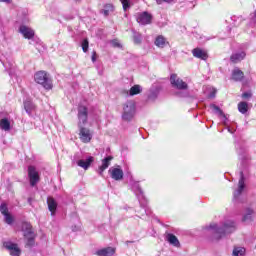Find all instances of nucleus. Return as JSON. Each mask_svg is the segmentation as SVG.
<instances>
[{"instance_id":"obj_30","label":"nucleus","mask_w":256,"mask_h":256,"mask_svg":"<svg viewBox=\"0 0 256 256\" xmlns=\"http://www.w3.org/2000/svg\"><path fill=\"white\" fill-rule=\"evenodd\" d=\"M157 97H159V90H152L148 94V99L150 101H155V99H157Z\"/></svg>"},{"instance_id":"obj_4","label":"nucleus","mask_w":256,"mask_h":256,"mask_svg":"<svg viewBox=\"0 0 256 256\" xmlns=\"http://www.w3.org/2000/svg\"><path fill=\"white\" fill-rule=\"evenodd\" d=\"M135 113H137V106L133 101H127L123 105L122 119L123 121H133V117H135Z\"/></svg>"},{"instance_id":"obj_42","label":"nucleus","mask_w":256,"mask_h":256,"mask_svg":"<svg viewBox=\"0 0 256 256\" xmlns=\"http://www.w3.org/2000/svg\"><path fill=\"white\" fill-rule=\"evenodd\" d=\"M0 3H11V0H0Z\"/></svg>"},{"instance_id":"obj_26","label":"nucleus","mask_w":256,"mask_h":256,"mask_svg":"<svg viewBox=\"0 0 256 256\" xmlns=\"http://www.w3.org/2000/svg\"><path fill=\"white\" fill-rule=\"evenodd\" d=\"M210 107L214 111V113H216L220 117H223L224 119H227V116H225V113H223V110H221V108H219V106L212 104Z\"/></svg>"},{"instance_id":"obj_28","label":"nucleus","mask_w":256,"mask_h":256,"mask_svg":"<svg viewBox=\"0 0 256 256\" xmlns=\"http://www.w3.org/2000/svg\"><path fill=\"white\" fill-rule=\"evenodd\" d=\"M27 239L26 245L27 247H33L35 245V233L32 235L24 236Z\"/></svg>"},{"instance_id":"obj_34","label":"nucleus","mask_w":256,"mask_h":256,"mask_svg":"<svg viewBox=\"0 0 256 256\" xmlns=\"http://www.w3.org/2000/svg\"><path fill=\"white\" fill-rule=\"evenodd\" d=\"M82 50L84 53H87V51H89V40L85 39L82 41Z\"/></svg>"},{"instance_id":"obj_20","label":"nucleus","mask_w":256,"mask_h":256,"mask_svg":"<svg viewBox=\"0 0 256 256\" xmlns=\"http://www.w3.org/2000/svg\"><path fill=\"white\" fill-rule=\"evenodd\" d=\"M243 77H245V74L239 68H235L232 71V79H233V81H243Z\"/></svg>"},{"instance_id":"obj_24","label":"nucleus","mask_w":256,"mask_h":256,"mask_svg":"<svg viewBox=\"0 0 256 256\" xmlns=\"http://www.w3.org/2000/svg\"><path fill=\"white\" fill-rule=\"evenodd\" d=\"M166 43H167V40L165 39V37H163L161 35L156 37V40H155V46L156 47L163 48V47H165Z\"/></svg>"},{"instance_id":"obj_16","label":"nucleus","mask_w":256,"mask_h":256,"mask_svg":"<svg viewBox=\"0 0 256 256\" xmlns=\"http://www.w3.org/2000/svg\"><path fill=\"white\" fill-rule=\"evenodd\" d=\"M111 161H113V156H108L102 160V165L99 167V175L103 176V172L109 168Z\"/></svg>"},{"instance_id":"obj_7","label":"nucleus","mask_w":256,"mask_h":256,"mask_svg":"<svg viewBox=\"0 0 256 256\" xmlns=\"http://www.w3.org/2000/svg\"><path fill=\"white\" fill-rule=\"evenodd\" d=\"M170 82L171 85H173L176 89H179L180 91H184L188 87L187 83L184 82L181 78H178L177 74H172L170 76Z\"/></svg>"},{"instance_id":"obj_29","label":"nucleus","mask_w":256,"mask_h":256,"mask_svg":"<svg viewBox=\"0 0 256 256\" xmlns=\"http://www.w3.org/2000/svg\"><path fill=\"white\" fill-rule=\"evenodd\" d=\"M232 255L233 256H243V255H245V248H243V247H234Z\"/></svg>"},{"instance_id":"obj_36","label":"nucleus","mask_w":256,"mask_h":256,"mask_svg":"<svg viewBox=\"0 0 256 256\" xmlns=\"http://www.w3.org/2000/svg\"><path fill=\"white\" fill-rule=\"evenodd\" d=\"M120 2L122 3V7L124 11H127V9L131 7V5L129 4V0H120Z\"/></svg>"},{"instance_id":"obj_5","label":"nucleus","mask_w":256,"mask_h":256,"mask_svg":"<svg viewBox=\"0 0 256 256\" xmlns=\"http://www.w3.org/2000/svg\"><path fill=\"white\" fill-rule=\"evenodd\" d=\"M11 116L8 112H0V129L1 131H11Z\"/></svg>"},{"instance_id":"obj_3","label":"nucleus","mask_w":256,"mask_h":256,"mask_svg":"<svg viewBox=\"0 0 256 256\" xmlns=\"http://www.w3.org/2000/svg\"><path fill=\"white\" fill-rule=\"evenodd\" d=\"M34 81L38 83V85H42L44 89L48 91L53 89V82H51V78H49V74L45 71H38L34 75Z\"/></svg>"},{"instance_id":"obj_2","label":"nucleus","mask_w":256,"mask_h":256,"mask_svg":"<svg viewBox=\"0 0 256 256\" xmlns=\"http://www.w3.org/2000/svg\"><path fill=\"white\" fill-rule=\"evenodd\" d=\"M206 229L214 233L215 239H221V237H225V235H229L235 231V222L227 221L222 227H218L217 224H210Z\"/></svg>"},{"instance_id":"obj_13","label":"nucleus","mask_w":256,"mask_h":256,"mask_svg":"<svg viewBox=\"0 0 256 256\" xmlns=\"http://www.w3.org/2000/svg\"><path fill=\"white\" fill-rule=\"evenodd\" d=\"M109 173L114 181H121L123 179V170L121 168H110Z\"/></svg>"},{"instance_id":"obj_44","label":"nucleus","mask_w":256,"mask_h":256,"mask_svg":"<svg viewBox=\"0 0 256 256\" xmlns=\"http://www.w3.org/2000/svg\"><path fill=\"white\" fill-rule=\"evenodd\" d=\"M110 11H113V6L112 5H108Z\"/></svg>"},{"instance_id":"obj_22","label":"nucleus","mask_w":256,"mask_h":256,"mask_svg":"<svg viewBox=\"0 0 256 256\" xmlns=\"http://www.w3.org/2000/svg\"><path fill=\"white\" fill-rule=\"evenodd\" d=\"M24 109L28 115H32L33 111H35V104L31 102V100H26L24 102Z\"/></svg>"},{"instance_id":"obj_1","label":"nucleus","mask_w":256,"mask_h":256,"mask_svg":"<svg viewBox=\"0 0 256 256\" xmlns=\"http://www.w3.org/2000/svg\"><path fill=\"white\" fill-rule=\"evenodd\" d=\"M88 111L87 107L79 106L78 107V127H79V139L82 143H91L93 139V132L89 128L83 127L87 123Z\"/></svg>"},{"instance_id":"obj_40","label":"nucleus","mask_w":256,"mask_h":256,"mask_svg":"<svg viewBox=\"0 0 256 256\" xmlns=\"http://www.w3.org/2000/svg\"><path fill=\"white\" fill-rule=\"evenodd\" d=\"M242 97H243V99H249V97H251V93H249V92H244V93L242 94Z\"/></svg>"},{"instance_id":"obj_39","label":"nucleus","mask_w":256,"mask_h":256,"mask_svg":"<svg viewBox=\"0 0 256 256\" xmlns=\"http://www.w3.org/2000/svg\"><path fill=\"white\" fill-rule=\"evenodd\" d=\"M97 61V52L93 51L92 52V63H95Z\"/></svg>"},{"instance_id":"obj_9","label":"nucleus","mask_w":256,"mask_h":256,"mask_svg":"<svg viewBox=\"0 0 256 256\" xmlns=\"http://www.w3.org/2000/svg\"><path fill=\"white\" fill-rule=\"evenodd\" d=\"M152 19H153V16H151L149 12H142L137 15V22L140 25H149Z\"/></svg>"},{"instance_id":"obj_38","label":"nucleus","mask_w":256,"mask_h":256,"mask_svg":"<svg viewBox=\"0 0 256 256\" xmlns=\"http://www.w3.org/2000/svg\"><path fill=\"white\" fill-rule=\"evenodd\" d=\"M175 0H156L158 5H162V3H173Z\"/></svg>"},{"instance_id":"obj_41","label":"nucleus","mask_w":256,"mask_h":256,"mask_svg":"<svg viewBox=\"0 0 256 256\" xmlns=\"http://www.w3.org/2000/svg\"><path fill=\"white\" fill-rule=\"evenodd\" d=\"M112 45H113V47H121V44H119V42H117V40L112 41Z\"/></svg>"},{"instance_id":"obj_12","label":"nucleus","mask_w":256,"mask_h":256,"mask_svg":"<svg viewBox=\"0 0 256 256\" xmlns=\"http://www.w3.org/2000/svg\"><path fill=\"white\" fill-rule=\"evenodd\" d=\"M255 217V210L253 208H246L242 217L243 223H251Z\"/></svg>"},{"instance_id":"obj_19","label":"nucleus","mask_w":256,"mask_h":256,"mask_svg":"<svg viewBox=\"0 0 256 256\" xmlns=\"http://www.w3.org/2000/svg\"><path fill=\"white\" fill-rule=\"evenodd\" d=\"M166 239L170 245H173V247H181L179 239L174 234H167Z\"/></svg>"},{"instance_id":"obj_43","label":"nucleus","mask_w":256,"mask_h":256,"mask_svg":"<svg viewBox=\"0 0 256 256\" xmlns=\"http://www.w3.org/2000/svg\"><path fill=\"white\" fill-rule=\"evenodd\" d=\"M104 15H109V10H104Z\"/></svg>"},{"instance_id":"obj_32","label":"nucleus","mask_w":256,"mask_h":256,"mask_svg":"<svg viewBox=\"0 0 256 256\" xmlns=\"http://www.w3.org/2000/svg\"><path fill=\"white\" fill-rule=\"evenodd\" d=\"M4 67L8 71L10 77H13V75L15 74V66H13V64H11V66L8 67L7 64H4Z\"/></svg>"},{"instance_id":"obj_17","label":"nucleus","mask_w":256,"mask_h":256,"mask_svg":"<svg viewBox=\"0 0 256 256\" xmlns=\"http://www.w3.org/2000/svg\"><path fill=\"white\" fill-rule=\"evenodd\" d=\"M47 205L51 215H55V211H57V201H55V198L48 197Z\"/></svg>"},{"instance_id":"obj_45","label":"nucleus","mask_w":256,"mask_h":256,"mask_svg":"<svg viewBox=\"0 0 256 256\" xmlns=\"http://www.w3.org/2000/svg\"><path fill=\"white\" fill-rule=\"evenodd\" d=\"M210 97H215V95H211Z\"/></svg>"},{"instance_id":"obj_33","label":"nucleus","mask_w":256,"mask_h":256,"mask_svg":"<svg viewBox=\"0 0 256 256\" xmlns=\"http://www.w3.org/2000/svg\"><path fill=\"white\" fill-rule=\"evenodd\" d=\"M0 213H2V215L9 214V208H7V204H5V203L1 204Z\"/></svg>"},{"instance_id":"obj_35","label":"nucleus","mask_w":256,"mask_h":256,"mask_svg":"<svg viewBox=\"0 0 256 256\" xmlns=\"http://www.w3.org/2000/svg\"><path fill=\"white\" fill-rule=\"evenodd\" d=\"M4 219L5 223H7L8 225L13 224V216H11V214H4Z\"/></svg>"},{"instance_id":"obj_8","label":"nucleus","mask_w":256,"mask_h":256,"mask_svg":"<svg viewBox=\"0 0 256 256\" xmlns=\"http://www.w3.org/2000/svg\"><path fill=\"white\" fill-rule=\"evenodd\" d=\"M5 249L9 250L11 256H19L21 255V248L15 243L12 242H4Z\"/></svg>"},{"instance_id":"obj_15","label":"nucleus","mask_w":256,"mask_h":256,"mask_svg":"<svg viewBox=\"0 0 256 256\" xmlns=\"http://www.w3.org/2000/svg\"><path fill=\"white\" fill-rule=\"evenodd\" d=\"M93 161H95V158H93L92 156H89L86 160H83V159L78 160L77 165L78 167H81L82 169L87 171V169L91 167V163H93Z\"/></svg>"},{"instance_id":"obj_14","label":"nucleus","mask_w":256,"mask_h":256,"mask_svg":"<svg viewBox=\"0 0 256 256\" xmlns=\"http://www.w3.org/2000/svg\"><path fill=\"white\" fill-rule=\"evenodd\" d=\"M192 55L193 57H196V59H202L203 61H206L207 57H209L207 52L201 48H194L192 50Z\"/></svg>"},{"instance_id":"obj_18","label":"nucleus","mask_w":256,"mask_h":256,"mask_svg":"<svg viewBox=\"0 0 256 256\" xmlns=\"http://www.w3.org/2000/svg\"><path fill=\"white\" fill-rule=\"evenodd\" d=\"M98 256H113L115 255V248L107 247L96 252Z\"/></svg>"},{"instance_id":"obj_10","label":"nucleus","mask_w":256,"mask_h":256,"mask_svg":"<svg viewBox=\"0 0 256 256\" xmlns=\"http://www.w3.org/2000/svg\"><path fill=\"white\" fill-rule=\"evenodd\" d=\"M243 189H245V176L243 175V172H240L238 189L234 191V199H239V196L243 193Z\"/></svg>"},{"instance_id":"obj_31","label":"nucleus","mask_w":256,"mask_h":256,"mask_svg":"<svg viewBox=\"0 0 256 256\" xmlns=\"http://www.w3.org/2000/svg\"><path fill=\"white\" fill-rule=\"evenodd\" d=\"M133 191L136 193L137 197H143V190L139 187V184H134Z\"/></svg>"},{"instance_id":"obj_23","label":"nucleus","mask_w":256,"mask_h":256,"mask_svg":"<svg viewBox=\"0 0 256 256\" xmlns=\"http://www.w3.org/2000/svg\"><path fill=\"white\" fill-rule=\"evenodd\" d=\"M22 231H24V237H29L33 234V228L30 223L24 222L22 224Z\"/></svg>"},{"instance_id":"obj_27","label":"nucleus","mask_w":256,"mask_h":256,"mask_svg":"<svg viewBox=\"0 0 256 256\" xmlns=\"http://www.w3.org/2000/svg\"><path fill=\"white\" fill-rule=\"evenodd\" d=\"M142 89L139 85H134L130 88L129 95L133 97L134 95H139L141 93Z\"/></svg>"},{"instance_id":"obj_11","label":"nucleus","mask_w":256,"mask_h":256,"mask_svg":"<svg viewBox=\"0 0 256 256\" xmlns=\"http://www.w3.org/2000/svg\"><path fill=\"white\" fill-rule=\"evenodd\" d=\"M19 31L25 39H33L35 37V31L28 26H20Z\"/></svg>"},{"instance_id":"obj_21","label":"nucleus","mask_w":256,"mask_h":256,"mask_svg":"<svg viewBox=\"0 0 256 256\" xmlns=\"http://www.w3.org/2000/svg\"><path fill=\"white\" fill-rule=\"evenodd\" d=\"M245 52H237L231 55L230 60L232 63H239V61H243L245 59Z\"/></svg>"},{"instance_id":"obj_6","label":"nucleus","mask_w":256,"mask_h":256,"mask_svg":"<svg viewBox=\"0 0 256 256\" xmlns=\"http://www.w3.org/2000/svg\"><path fill=\"white\" fill-rule=\"evenodd\" d=\"M28 177H29L31 187H35V185L39 183L40 181L39 172L37 171V168H35V166L28 167Z\"/></svg>"},{"instance_id":"obj_25","label":"nucleus","mask_w":256,"mask_h":256,"mask_svg":"<svg viewBox=\"0 0 256 256\" xmlns=\"http://www.w3.org/2000/svg\"><path fill=\"white\" fill-rule=\"evenodd\" d=\"M238 111L242 113V115H245V113L249 111V104H247V102H240L238 104Z\"/></svg>"},{"instance_id":"obj_37","label":"nucleus","mask_w":256,"mask_h":256,"mask_svg":"<svg viewBox=\"0 0 256 256\" xmlns=\"http://www.w3.org/2000/svg\"><path fill=\"white\" fill-rule=\"evenodd\" d=\"M141 41H142L141 34L139 33L134 34V43H136V45H139Z\"/></svg>"}]
</instances>
